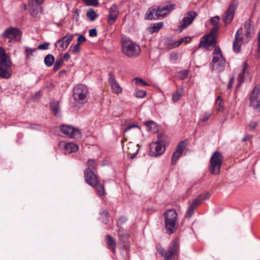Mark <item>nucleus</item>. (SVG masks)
<instances>
[{
  "label": "nucleus",
  "instance_id": "nucleus-49",
  "mask_svg": "<svg viewBox=\"0 0 260 260\" xmlns=\"http://www.w3.org/2000/svg\"><path fill=\"white\" fill-rule=\"evenodd\" d=\"M136 81V84H141L143 86H147L148 85V84L144 81L143 79L139 78H136L134 79Z\"/></svg>",
  "mask_w": 260,
  "mask_h": 260
},
{
  "label": "nucleus",
  "instance_id": "nucleus-36",
  "mask_svg": "<svg viewBox=\"0 0 260 260\" xmlns=\"http://www.w3.org/2000/svg\"><path fill=\"white\" fill-rule=\"evenodd\" d=\"M102 221L103 223L107 224L108 221L109 213L106 209H102L100 213Z\"/></svg>",
  "mask_w": 260,
  "mask_h": 260
},
{
  "label": "nucleus",
  "instance_id": "nucleus-55",
  "mask_svg": "<svg viewBox=\"0 0 260 260\" xmlns=\"http://www.w3.org/2000/svg\"><path fill=\"white\" fill-rule=\"evenodd\" d=\"M257 125L256 121H252L249 123V126L251 129H254Z\"/></svg>",
  "mask_w": 260,
  "mask_h": 260
},
{
  "label": "nucleus",
  "instance_id": "nucleus-1",
  "mask_svg": "<svg viewBox=\"0 0 260 260\" xmlns=\"http://www.w3.org/2000/svg\"><path fill=\"white\" fill-rule=\"evenodd\" d=\"M165 228L166 233L171 235L176 232L178 227V214L174 209L167 210L164 213Z\"/></svg>",
  "mask_w": 260,
  "mask_h": 260
},
{
  "label": "nucleus",
  "instance_id": "nucleus-10",
  "mask_svg": "<svg viewBox=\"0 0 260 260\" xmlns=\"http://www.w3.org/2000/svg\"><path fill=\"white\" fill-rule=\"evenodd\" d=\"M210 196V195L209 192H206L204 194H200L197 199H194L187 208L185 213L186 217L188 218H190L198 205L204 200L209 198Z\"/></svg>",
  "mask_w": 260,
  "mask_h": 260
},
{
  "label": "nucleus",
  "instance_id": "nucleus-14",
  "mask_svg": "<svg viewBox=\"0 0 260 260\" xmlns=\"http://www.w3.org/2000/svg\"><path fill=\"white\" fill-rule=\"evenodd\" d=\"M165 151L162 141H157L150 145V153L151 156H157L162 155Z\"/></svg>",
  "mask_w": 260,
  "mask_h": 260
},
{
  "label": "nucleus",
  "instance_id": "nucleus-22",
  "mask_svg": "<svg viewBox=\"0 0 260 260\" xmlns=\"http://www.w3.org/2000/svg\"><path fill=\"white\" fill-rule=\"evenodd\" d=\"M108 82L111 87L112 90L116 94L122 92V88L116 81L114 75L112 73L109 74Z\"/></svg>",
  "mask_w": 260,
  "mask_h": 260
},
{
  "label": "nucleus",
  "instance_id": "nucleus-27",
  "mask_svg": "<svg viewBox=\"0 0 260 260\" xmlns=\"http://www.w3.org/2000/svg\"><path fill=\"white\" fill-rule=\"evenodd\" d=\"M64 153L70 154L76 152L78 150V146L73 143H69L64 144Z\"/></svg>",
  "mask_w": 260,
  "mask_h": 260
},
{
  "label": "nucleus",
  "instance_id": "nucleus-38",
  "mask_svg": "<svg viewBox=\"0 0 260 260\" xmlns=\"http://www.w3.org/2000/svg\"><path fill=\"white\" fill-rule=\"evenodd\" d=\"M63 63V60L62 58H60L57 59L54 64V66H53V71H54V72L57 71L61 67Z\"/></svg>",
  "mask_w": 260,
  "mask_h": 260
},
{
  "label": "nucleus",
  "instance_id": "nucleus-46",
  "mask_svg": "<svg viewBox=\"0 0 260 260\" xmlns=\"http://www.w3.org/2000/svg\"><path fill=\"white\" fill-rule=\"evenodd\" d=\"M80 12V10L78 9H76L74 11L73 13V19L76 20V22H78L79 20V13Z\"/></svg>",
  "mask_w": 260,
  "mask_h": 260
},
{
  "label": "nucleus",
  "instance_id": "nucleus-29",
  "mask_svg": "<svg viewBox=\"0 0 260 260\" xmlns=\"http://www.w3.org/2000/svg\"><path fill=\"white\" fill-rule=\"evenodd\" d=\"M184 90L183 87H180L172 93V100L174 102H177L181 98Z\"/></svg>",
  "mask_w": 260,
  "mask_h": 260
},
{
  "label": "nucleus",
  "instance_id": "nucleus-35",
  "mask_svg": "<svg viewBox=\"0 0 260 260\" xmlns=\"http://www.w3.org/2000/svg\"><path fill=\"white\" fill-rule=\"evenodd\" d=\"M88 168L85 170V171H93L96 169V164L94 159H89L87 162Z\"/></svg>",
  "mask_w": 260,
  "mask_h": 260
},
{
  "label": "nucleus",
  "instance_id": "nucleus-51",
  "mask_svg": "<svg viewBox=\"0 0 260 260\" xmlns=\"http://www.w3.org/2000/svg\"><path fill=\"white\" fill-rule=\"evenodd\" d=\"M188 76L187 71H182L179 73V77L181 79H184Z\"/></svg>",
  "mask_w": 260,
  "mask_h": 260
},
{
  "label": "nucleus",
  "instance_id": "nucleus-16",
  "mask_svg": "<svg viewBox=\"0 0 260 260\" xmlns=\"http://www.w3.org/2000/svg\"><path fill=\"white\" fill-rule=\"evenodd\" d=\"M175 4H166L158 6L156 8V14L158 16V19L166 17L175 9Z\"/></svg>",
  "mask_w": 260,
  "mask_h": 260
},
{
  "label": "nucleus",
  "instance_id": "nucleus-54",
  "mask_svg": "<svg viewBox=\"0 0 260 260\" xmlns=\"http://www.w3.org/2000/svg\"><path fill=\"white\" fill-rule=\"evenodd\" d=\"M170 57L172 60H177L178 58V53L176 52H172L170 54Z\"/></svg>",
  "mask_w": 260,
  "mask_h": 260
},
{
  "label": "nucleus",
  "instance_id": "nucleus-24",
  "mask_svg": "<svg viewBox=\"0 0 260 260\" xmlns=\"http://www.w3.org/2000/svg\"><path fill=\"white\" fill-rule=\"evenodd\" d=\"M241 35H243V32L240 30H237L233 45V50L236 53H238L240 51L241 43H244L243 39L240 37Z\"/></svg>",
  "mask_w": 260,
  "mask_h": 260
},
{
  "label": "nucleus",
  "instance_id": "nucleus-61",
  "mask_svg": "<svg viewBox=\"0 0 260 260\" xmlns=\"http://www.w3.org/2000/svg\"><path fill=\"white\" fill-rule=\"evenodd\" d=\"M55 24L58 27L62 26V24L60 22H56Z\"/></svg>",
  "mask_w": 260,
  "mask_h": 260
},
{
  "label": "nucleus",
  "instance_id": "nucleus-11",
  "mask_svg": "<svg viewBox=\"0 0 260 260\" xmlns=\"http://www.w3.org/2000/svg\"><path fill=\"white\" fill-rule=\"evenodd\" d=\"M250 106L257 111L260 112V85H256L252 90L250 97Z\"/></svg>",
  "mask_w": 260,
  "mask_h": 260
},
{
  "label": "nucleus",
  "instance_id": "nucleus-30",
  "mask_svg": "<svg viewBox=\"0 0 260 260\" xmlns=\"http://www.w3.org/2000/svg\"><path fill=\"white\" fill-rule=\"evenodd\" d=\"M191 38L190 37H186L181 39L180 40L176 41L173 45L172 48H176L179 46L182 43H188L191 41Z\"/></svg>",
  "mask_w": 260,
  "mask_h": 260
},
{
  "label": "nucleus",
  "instance_id": "nucleus-56",
  "mask_svg": "<svg viewBox=\"0 0 260 260\" xmlns=\"http://www.w3.org/2000/svg\"><path fill=\"white\" fill-rule=\"evenodd\" d=\"M29 128H31L32 129L35 130H40L41 129V126L38 124H31L29 126Z\"/></svg>",
  "mask_w": 260,
  "mask_h": 260
},
{
  "label": "nucleus",
  "instance_id": "nucleus-23",
  "mask_svg": "<svg viewBox=\"0 0 260 260\" xmlns=\"http://www.w3.org/2000/svg\"><path fill=\"white\" fill-rule=\"evenodd\" d=\"M44 0H29V6L31 8L29 10L30 14L35 16L40 12V8L38 6L42 4Z\"/></svg>",
  "mask_w": 260,
  "mask_h": 260
},
{
  "label": "nucleus",
  "instance_id": "nucleus-39",
  "mask_svg": "<svg viewBox=\"0 0 260 260\" xmlns=\"http://www.w3.org/2000/svg\"><path fill=\"white\" fill-rule=\"evenodd\" d=\"M134 95L137 98H143L146 95V91L145 90L136 89L134 93Z\"/></svg>",
  "mask_w": 260,
  "mask_h": 260
},
{
  "label": "nucleus",
  "instance_id": "nucleus-5",
  "mask_svg": "<svg viewBox=\"0 0 260 260\" xmlns=\"http://www.w3.org/2000/svg\"><path fill=\"white\" fill-rule=\"evenodd\" d=\"M213 54V70H216L218 72L223 71L225 67L226 60L223 56L219 46L215 47Z\"/></svg>",
  "mask_w": 260,
  "mask_h": 260
},
{
  "label": "nucleus",
  "instance_id": "nucleus-34",
  "mask_svg": "<svg viewBox=\"0 0 260 260\" xmlns=\"http://www.w3.org/2000/svg\"><path fill=\"white\" fill-rule=\"evenodd\" d=\"M86 16L90 21H93L99 16V15L93 9L90 8L87 10Z\"/></svg>",
  "mask_w": 260,
  "mask_h": 260
},
{
  "label": "nucleus",
  "instance_id": "nucleus-32",
  "mask_svg": "<svg viewBox=\"0 0 260 260\" xmlns=\"http://www.w3.org/2000/svg\"><path fill=\"white\" fill-rule=\"evenodd\" d=\"M212 115V113L210 111H205L200 116L199 120L202 122H206Z\"/></svg>",
  "mask_w": 260,
  "mask_h": 260
},
{
  "label": "nucleus",
  "instance_id": "nucleus-37",
  "mask_svg": "<svg viewBox=\"0 0 260 260\" xmlns=\"http://www.w3.org/2000/svg\"><path fill=\"white\" fill-rule=\"evenodd\" d=\"M164 25L162 22H157L154 23L153 25L149 28L150 31L151 32H157L160 28H161Z\"/></svg>",
  "mask_w": 260,
  "mask_h": 260
},
{
  "label": "nucleus",
  "instance_id": "nucleus-52",
  "mask_svg": "<svg viewBox=\"0 0 260 260\" xmlns=\"http://www.w3.org/2000/svg\"><path fill=\"white\" fill-rule=\"evenodd\" d=\"M97 31L95 28H92L89 30V35L91 37L97 36Z\"/></svg>",
  "mask_w": 260,
  "mask_h": 260
},
{
  "label": "nucleus",
  "instance_id": "nucleus-8",
  "mask_svg": "<svg viewBox=\"0 0 260 260\" xmlns=\"http://www.w3.org/2000/svg\"><path fill=\"white\" fill-rule=\"evenodd\" d=\"M197 15L198 13L194 11H189L185 13L178 26L179 31L181 32L190 26Z\"/></svg>",
  "mask_w": 260,
  "mask_h": 260
},
{
  "label": "nucleus",
  "instance_id": "nucleus-18",
  "mask_svg": "<svg viewBox=\"0 0 260 260\" xmlns=\"http://www.w3.org/2000/svg\"><path fill=\"white\" fill-rule=\"evenodd\" d=\"M179 250V243L177 240H175L173 242L172 245L169 247L167 251L165 252V253L162 252H159V253L165 257V260H169L173 256L178 254Z\"/></svg>",
  "mask_w": 260,
  "mask_h": 260
},
{
  "label": "nucleus",
  "instance_id": "nucleus-44",
  "mask_svg": "<svg viewBox=\"0 0 260 260\" xmlns=\"http://www.w3.org/2000/svg\"><path fill=\"white\" fill-rule=\"evenodd\" d=\"M87 6H98L99 2L98 0H83Z\"/></svg>",
  "mask_w": 260,
  "mask_h": 260
},
{
  "label": "nucleus",
  "instance_id": "nucleus-40",
  "mask_svg": "<svg viewBox=\"0 0 260 260\" xmlns=\"http://www.w3.org/2000/svg\"><path fill=\"white\" fill-rule=\"evenodd\" d=\"M80 44L77 43L74 47L71 46L69 51H70L73 54H76L80 52Z\"/></svg>",
  "mask_w": 260,
  "mask_h": 260
},
{
  "label": "nucleus",
  "instance_id": "nucleus-41",
  "mask_svg": "<svg viewBox=\"0 0 260 260\" xmlns=\"http://www.w3.org/2000/svg\"><path fill=\"white\" fill-rule=\"evenodd\" d=\"M247 67L248 64L247 62H245L244 64V68L243 69V73L242 74H240L238 76V80H239L240 83L243 82L244 81V75Z\"/></svg>",
  "mask_w": 260,
  "mask_h": 260
},
{
  "label": "nucleus",
  "instance_id": "nucleus-42",
  "mask_svg": "<svg viewBox=\"0 0 260 260\" xmlns=\"http://www.w3.org/2000/svg\"><path fill=\"white\" fill-rule=\"evenodd\" d=\"M36 50V48H31L28 47H25V52L26 54L27 58H29L32 55V53Z\"/></svg>",
  "mask_w": 260,
  "mask_h": 260
},
{
  "label": "nucleus",
  "instance_id": "nucleus-45",
  "mask_svg": "<svg viewBox=\"0 0 260 260\" xmlns=\"http://www.w3.org/2000/svg\"><path fill=\"white\" fill-rule=\"evenodd\" d=\"M216 103L218 105L219 108L218 110L221 111L223 108V105L222 103V100L220 96H218L216 100Z\"/></svg>",
  "mask_w": 260,
  "mask_h": 260
},
{
  "label": "nucleus",
  "instance_id": "nucleus-50",
  "mask_svg": "<svg viewBox=\"0 0 260 260\" xmlns=\"http://www.w3.org/2000/svg\"><path fill=\"white\" fill-rule=\"evenodd\" d=\"M86 38L82 35V34H79L77 39V41L79 44H80L82 43L86 42Z\"/></svg>",
  "mask_w": 260,
  "mask_h": 260
},
{
  "label": "nucleus",
  "instance_id": "nucleus-4",
  "mask_svg": "<svg viewBox=\"0 0 260 260\" xmlns=\"http://www.w3.org/2000/svg\"><path fill=\"white\" fill-rule=\"evenodd\" d=\"M84 178L87 184L95 188L98 196H102L105 194L104 184L98 180V177L94 172L84 171Z\"/></svg>",
  "mask_w": 260,
  "mask_h": 260
},
{
  "label": "nucleus",
  "instance_id": "nucleus-20",
  "mask_svg": "<svg viewBox=\"0 0 260 260\" xmlns=\"http://www.w3.org/2000/svg\"><path fill=\"white\" fill-rule=\"evenodd\" d=\"M186 148L185 141H182L177 145L176 150L174 152L172 158V164L175 165L178 159L182 154V153Z\"/></svg>",
  "mask_w": 260,
  "mask_h": 260
},
{
  "label": "nucleus",
  "instance_id": "nucleus-3",
  "mask_svg": "<svg viewBox=\"0 0 260 260\" xmlns=\"http://www.w3.org/2000/svg\"><path fill=\"white\" fill-rule=\"evenodd\" d=\"M122 51L124 54L129 57L138 56L140 53V48L129 38L122 37L121 39Z\"/></svg>",
  "mask_w": 260,
  "mask_h": 260
},
{
  "label": "nucleus",
  "instance_id": "nucleus-43",
  "mask_svg": "<svg viewBox=\"0 0 260 260\" xmlns=\"http://www.w3.org/2000/svg\"><path fill=\"white\" fill-rule=\"evenodd\" d=\"M145 125L148 127L149 130L155 129L156 127V123L153 121H148L145 122Z\"/></svg>",
  "mask_w": 260,
  "mask_h": 260
},
{
  "label": "nucleus",
  "instance_id": "nucleus-58",
  "mask_svg": "<svg viewBox=\"0 0 260 260\" xmlns=\"http://www.w3.org/2000/svg\"><path fill=\"white\" fill-rule=\"evenodd\" d=\"M138 127H139L138 125H137V124H131V125H129L128 126H127V127L125 129L124 132H127L128 131L131 129L133 128Z\"/></svg>",
  "mask_w": 260,
  "mask_h": 260
},
{
  "label": "nucleus",
  "instance_id": "nucleus-60",
  "mask_svg": "<svg viewBox=\"0 0 260 260\" xmlns=\"http://www.w3.org/2000/svg\"><path fill=\"white\" fill-rule=\"evenodd\" d=\"M138 152H139V149H137V151L135 153H134L131 154L130 158H134L137 155V154L138 153Z\"/></svg>",
  "mask_w": 260,
  "mask_h": 260
},
{
  "label": "nucleus",
  "instance_id": "nucleus-25",
  "mask_svg": "<svg viewBox=\"0 0 260 260\" xmlns=\"http://www.w3.org/2000/svg\"><path fill=\"white\" fill-rule=\"evenodd\" d=\"M156 12V8H155L154 7L149 8L145 13V19L147 20L158 19Z\"/></svg>",
  "mask_w": 260,
  "mask_h": 260
},
{
  "label": "nucleus",
  "instance_id": "nucleus-48",
  "mask_svg": "<svg viewBox=\"0 0 260 260\" xmlns=\"http://www.w3.org/2000/svg\"><path fill=\"white\" fill-rule=\"evenodd\" d=\"M126 220L127 218L125 217H121L119 218L117 222V226L120 227L122 224L126 221Z\"/></svg>",
  "mask_w": 260,
  "mask_h": 260
},
{
  "label": "nucleus",
  "instance_id": "nucleus-15",
  "mask_svg": "<svg viewBox=\"0 0 260 260\" xmlns=\"http://www.w3.org/2000/svg\"><path fill=\"white\" fill-rule=\"evenodd\" d=\"M238 30L243 32V35H240V37L243 39L244 43H247L254 33V26L250 22L246 23L244 29L241 28Z\"/></svg>",
  "mask_w": 260,
  "mask_h": 260
},
{
  "label": "nucleus",
  "instance_id": "nucleus-21",
  "mask_svg": "<svg viewBox=\"0 0 260 260\" xmlns=\"http://www.w3.org/2000/svg\"><path fill=\"white\" fill-rule=\"evenodd\" d=\"M119 15V9L116 4H113L109 10L108 23L110 25L113 24L117 20Z\"/></svg>",
  "mask_w": 260,
  "mask_h": 260
},
{
  "label": "nucleus",
  "instance_id": "nucleus-6",
  "mask_svg": "<svg viewBox=\"0 0 260 260\" xmlns=\"http://www.w3.org/2000/svg\"><path fill=\"white\" fill-rule=\"evenodd\" d=\"M223 156L219 151H215L210 160V172L214 175L218 174L223 161Z\"/></svg>",
  "mask_w": 260,
  "mask_h": 260
},
{
  "label": "nucleus",
  "instance_id": "nucleus-2",
  "mask_svg": "<svg viewBox=\"0 0 260 260\" xmlns=\"http://www.w3.org/2000/svg\"><path fill=\"white\" fill-rule=\"evenodd\" d=\"M12 65V62L5 50L0 47V78L8 79L11 77Z\"/></svg>",
  "mask_w": 260,
  "mask_h": 260
},
{
  "label": "nucleus",
  "instance_id": "nucleus-13",
  "mask_svg": "<svg viewBox=\"0 0 260 260\" xmlns=\"http://www.w3.org/2000/svg\"><path fill=\"white\" fill-rule=\"evenodd\" d=\"M74 37V34H67L65 36L62 37L56 42L55 46L57 47V45H58V49L59 50H65L73 40Z\"/></svg>",
  "mask_w": 260,
  "mask_h": 260
},
{
  "label": "nucleus",
  "instance_id": "nucleus-28",
  "mask_svg": "<svg viewBox=\"0 0 260 260\" xmlns=\"http://www.w3.org/2000/svg\"><path fill=\"white\" fill-rule=\"evenodd\" d=\"M210 21L213 24V26L211 29L212 33H216L219 26V17L218 16L213 17L210 19Z\"/></svg>",
  "mask_w": 260,
  "mask_h": 260
},
{
  "label": "nucleus",
  "instance_id": "nucleus-26",
  "mask_svg": "<svg viewBox=\"0 0 260 260\" xmlns=\"http://www.w3.org/2000/svg\"><path fill=\"white\" fill-rule=\"evenodd\" d=\"M105 241L107 245V248L114 253H115L116 243L114 239L111 236L107 235L106 236Z\"/></svg>",
  "mask_w": 260,
  "mask_h": 260
},
{
  "label": "nucleus",
  "instance_id": "nucleus-62",
  "mask_svg": "<svg viewBox=\"0 0 260 260\" xmlns=\"http://www.w3.org/2000/svg\"><path fill=\"white\" fill-rule=\"evenodd\" d=\"M248 140V138L247 137H245L243 138L242 141H246Z\"/></svg>",
  "mask_w": 260,
  "mask_h": 260
},
{
  "label": "nucleus",
  "instance_id": "nucleus-57",
  "mask_svg": "<svg viewBox=\"0 0 260 260\" xmlns=\"http://www.w3.org/2000/svg\"><path fill=\"white\" fill-rule=\"evenodd\" d=\"M234 81H235V77H234V76H233L231 78V79L229 81V82L228 83V88L230 89L232 87Z\"/></svg>",
  "mask_w": 260,
  "mask_h": 260
},
{
  "label": "nucleus",
  "instance_id": "nucleus-31",
  "mask_svg": "<svg viewBox=\"0 0 260 260\" xmlns=\"http://www.w3.org/2000/svg\"><path fill=\"white\" fill-rule=\"evenodd\" d=\"M55 61V58L51 54H47L44 58V63L47 67H50L52 66Z\"/></svg>",
  "mask_w": 260,
  "mask_h": 260
},
{
  "label": "nucleus",
  "instance_id": "nucleus-9",
  "mask_svg": "<svg viewBox=\"0 0 260 260\" xmlns=\"http://www.w3.org/2000/svg\"><path fill=\"white\" fill-rule=\"evenodd\" d=\"M21 36L22 32L19 28L12 26L5 29L2 34L3 38L9 39V43L20 41Z\"/></svg>",
  "mask_w": 260,
  "mask_h": 260
},
{
  "label": "nucleus",
  "instance_id": "nucleus-63",
  "mask_svg": "<svg viewBox=\"0 0 260 260\" xmlns=\"http://www.w3.org/2000/svg\"><path fill=\"white\" fill-rule=\"evenodd\" d=\"M23 6H24V10H26V9H27V6H26V5L25 4H24Z\"/></svg>",
  "mask_w": 260,
  "mask_h": 260
},
{
  "label": "nucleus",
  "instance_id": "nucleus-59",
  "mask_svg": "<svg viewBox=\"0 0 260 260\" xmlns=\"http://www.w3.org/2000/svg\"><path fill=\"white\" fill-rule=\"evenodd\" d=\"M63 58L66 60H68L70 58V55L68 53H66L63 55Z\"/></svg>",
  "mask_w": 260,
  "mask_h": 260
},
{
  "label": "nucleus",
  "instance_id": "nucleus-17",
  "mask_svg": "<svg viewBox=\"0 0 260 260\" xmlns=\"http://www.w3.org/2000/svg\"><path fill=\"white\" fill-rule=\"evenodd\" d=\"M236 10V6L233 3L230 5L225 14L223 15L222 19L225 25L230 24L234 17L235 11Z\"/></svg>",
  "mask_w": 260,
  "mask_h": 260
},
{
  "label": "nucleus",
  "instance_id": "nucleus-12",
  "mask_svg": "<svg viewBox=\"0 0 260 260\" xmlns=\"http://www.w3.org/2000/svg\"><path fill=\"white\" fill-rule=\"evenodd\" d=\"M61 131L66 137L75 139L81 138L82 134L79 129L68 125H62L60 128Z\"/></svg>",
  "mask_w": 260,
  "mask_h": 260
},
{
  "label": "nucleus",
  "instance_id": "nucleus-7",
  "mask_svg": "<svg viewBox=\"0 0 260 260\" xmlns=\"http://www.w3.org/2000/svg\"><path fill=\"white\" fill-rule=\"evenodd\" d=\"M88 94V88L84 84H77L73 89V98L76 101L80 103L83 104L86 102Z\"/></svg>",
  "mask_w": 260,
  "mask_h": 260
},
{
  "label": "nucleus",
  "instance_id": "nucleus-47",
  "mask_svg": "<svg viewBox=\"0 0 260 260\" xmlns=\"http://www.w3.org/2000/svg\"><path fill=\"white\" fill-rule=\"evenodd\" d=\"M49 43H44L42 44H40L38 49L39 50H46L49 48Z\"/></svg>",
  "mask_w": 260,
  "mask_h": 260
},
{
  "label": "nucleus",
  "instance_id": "nucleus-19",
  "mask_svg": "<svg viewBox=\"0 0 260 260\" xmlns=\"http://www.w3.org/2000/svg\"><path fill=\"white\" fill-rule=\"evenodd\" d=\"M216 33H212V30H210L209 34L203 37L204 41V42L203 41H201L199 44V47H207L215 44L216 43Z\"/></svg>",
  "mask_w": 260,
  "mask_h": 260
},
{
  "label": "nucleus",
  "instance_id": "nucleus-33",
  "mask_svg": "<svg viewBox=\"0 0 260 260\" xmlns=\"http://www.w3.org/2000/svg\"><path fill=\"white\" fill-rule=\"evenodd\" d=\"M50 107L54 114L57 115L60 110L59 103L57 101H53L50 103Z\"/></svg>",
  "mask_w": 260,
  "mask_h": 260
},
{
  "label": "nucleus",
  "instance_id": "nucleus-53",
  "mask_svg": "<svg viewBox=\"0 0 260 260\" xmlns=\"http://www.w3.org/2000/svg\"><path fill=\"white\" fill-rule=\"evenodd\" d=\"M175 42H174L171 39H167L166 41L165 44L169 49H173L174 48H172L171 46Z\"/></svg>",
  "mask_w": 260,
  "mask_h": 260
}]
</instances>
